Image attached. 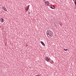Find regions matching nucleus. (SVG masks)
Here are the masks:
<instances>
[{"mask_svg": "<svg viewBox=\"0 0 76 76\" xmlns=\"http://www.w3.org/2000/svg\"><path fill=\"white\" fill-rule=\"evenodd\" d=\"M50 8H51V9H54L55 8V7L54 6H51Z\"/></svg>", "mask_w": 76, "mask_h": 76, "instance_id": "423d86ee", "label": "nucleus"}, {"mask_svg": "<svg viewBox=\"0 0 76 76\" xmlns=\"http://www.w3.org/2000/svg\"><path fill=\"white\" fill-rule=\"evenodd\" d=\"M29 7H28V6H27V7L26 8V10L27 12L28 10L29 9Z\"/></svg>", "mask_w": 76, "mask_h": 76, "instance_id": "6e6552de", "label": "nucleus"}, {"mask_svg": "<svg viewBox=\"0 0 76 76\" xmlns=\"http://www.w3.org/2000/svg\"><path fill=\"white\" fill-rule=\"evenodd\" d=\"M45 60L46 61L48 62V61L50 60V58H48V57L46 56L45 57Z\"/></svg>", "mask_w": 76, "mask_h": 76, "instance_id": "f03ea898", "label": "nucleus"}, {"mask_svg": "<svg viewBox=\"0 0 76 76\" xmlns=\"http://www.w3.org/2000/svg\"><path fill=\"white\" fill-rule=\"evenodd\" d=\"M40 43L42 44V45H43L44 46H45V44H44V42L42 41L40 42Z\"/></svg>", "mask_w": 76, "mask_h": 76, "instance_id": "0eeeda50", "label": "nucleus"}, {"mask_svg": "<svg viewBox=\"0 0 76 76\" xmlns=\"http://www.w3.org/2000/svg\"><path fill=\"white\" fill-rule=\"evenodd\" d=\"M53 32L51 31L50 30H48L46 32V35L49 38H51V37L53 36Z\"/></svg>", "mask_w": 76, "mask_h": 76, "instance_id": "f257e3e1", "label": "nucleus"}, {"mask_svg": "<svg viewBox=\"0 0 76 76\" xmlns=\"http://www.w3.org/2000/svg\"><path fill=\"white\" fill-rule=\"evenodd\" d=\"M46 1V0H43L44 1Z\"/></svg>", "mask_w": 76, "mask_h": 76, "instance_id": "9b49d317", "label": "nucleus"}, {"mask_svg": "<svg viewBox=\"0 0 76 76\" xmlns=\"http://www.w3.org/2000/svg\"><path fill=\"white\" fill-rule=\"evenodd\" d=\"M30 14V12H29L28 15H29Z\"/></svg>", "mask_w": 76, "mask_h": 76, "instance_id": "f8f14e48", "label": "nucleus"}, {"mask_svg": "<svg viewBox=\"0 0 76 76\" xmlns=\"http://www.w3.org/2000/svg\"><path fill=\"white\" fill-rule=\"evenodd\" d=\"M2 9H3V10H4V11H7V9H6V7H2Z\"/></svg>", "mask_w": 76, "mask_h": 76, "instance_id": "20e7f679", "label": "nucleus"}, {"mask_svg": "<svg viewBox=\"0 0 76 76\" xmlns=\"http://www.w3.org/2000/svg\"><path fill=\"white\" fill-rule=\"evenodd\" d=\"M75 0V1H76V0Z\"/></svg>", "mask_w": 76, "mask_h": 76, "instance_id": "ddd939ff", "label": "nucleus"}, {"mask_svg": "<svg viewBox=\"0 0 76 76\" xmlns=\"http://www.w3.org/2000/svg\"><path fill=\"white\" fill-rule=\"evenodd\" d=\"M50 63L51 64H53L54 63V62H50Z\"/></svg>", "mask_w": 76, "mask_h": 76, "instance_id": "9d476101", "label": "nucleus"}, {"mask_svg": "<svg viewBox=\"0 0 76 76\" xmlns=\"http://www.w3.org/2000/svg\"><path fill=\"white\" fill-rule=\"evenodd\" d=\"M45 4L47 6H49V2L48 1H46L45 2Z\"/></svg>", "mask_w": 76, "mask_h": 76, "instance_id": "7ed1b4c3", "label": "nucleus"}, {"mask_svg": "<svg viewBox=\"0 0 76 76\" xmlns=\"http://www.w3.org/2000/svg\"><path fill=\"white\" fill-rule=\"evenodd\" d=\"M64 51H67V49H64Z\"/></svg>", "mask_w": 76, "mask_h": 76, "instance_id": "1a4fd4ad", "label": "nucleus"}, {"mask_svg": "<svg viewBox=\"0 0 76 76\" xmlns=\"http://www.w3.org/2000/svg\"><path fill=\"white\" fill-rule=\"evenodd\" d=\"M0 20L2 22H4V19L2 18H1Z\"/></svg>", "mask_w": 76, "mask_h": 76, "instance_id": "39448f33", "label": "nucleus"}]
</instances>
